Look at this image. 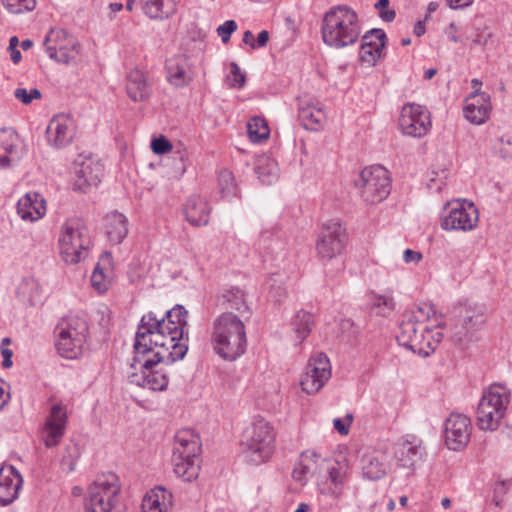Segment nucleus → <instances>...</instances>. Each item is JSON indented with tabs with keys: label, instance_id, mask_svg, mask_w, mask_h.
Wrapping results in <instances>:
<instances>
[{
	"label": "nucleus",
	"instance_id": "nucleus-1",
	"mask_svg": "<svg viewBox=\"0 0 512 512\" xmlns=\"http://www.w3.org/2000/svg\"><path fill=\"white\" fill-rule=\"evenodd\" d=\"M188 312L182 305H175L158 318L149 312L142 316L135 335L133 348L148 351L150 345L174 350L175 344L188 347Z\"/></svg>",
	"mask_w": 512,
	"mask_h": 512
},
{
	"label": "nucleus",
	"instance_id": "nucleus-2",
	"mask_svg": "<svg viewBox=\"0 0 512 512\" xmlns=\"http://www.w3.org/2000/svg\"><path fill=\"white\" fill-rule=\"evenodd\" d=\"M175 345L174 350L165 347H155L154 345H150L148 351L134 349L135 356L131 366L136 369L137 365H139L142 373L141 375L136 373L130 375V382L154 391L166 389L169 382L168 376L155 368L159 364L170 365L178 360H182L186 356L188 347L184 346V344Z\"/></svg>",
	"mask_w": 512,
	"mask_h": 512
},
{
	"label": "nucleus",
	"instance_id": "nucleus-3",
	"mask_svg": "<svg viewBox=\"0 0 512 512\" xmlns=\"http://www.w3.org/2000/svg\"><path fill=\"white\" fill-rule=\"evenodd\" d=\"M321 33L328 46L339 49L353 45L361 34L358 14L346 5L331 7L324 14Z\"/></svg>",
	"mask_w": 512,
	"mask_h": 512
},
{
	"label": "nucleus",
	"instance_id": "nucleus-4",
	"mask_svg": "<svg viewBox=\"0 0 512 512\" xmlns=\"http://www.w3.org/2000/svg\"><path fill=\"white\" fill-rule=\"evenodd\" d=\"M212 343L216 354L234 361L246 351L247 337L244 323L231 312L218 316L213 324Z\"/></svg>",
	"mask_w": 512,
	"mask_h": 512
},
{
	"label": "nucleus",
	"instance_id": "nucleus-5",
	"mask_svg": "<svg viewBox=\"0 0 512 512\" xmlns=\"http://www.w3.org/2000/svg\"><path fill=\"white\" fill-rule=\"evenodd\" d=\"M88 334L89 325L84 316L68 315L61 318L54 329L57 353L69 360L79 358Z\"/></svg>",
	"mask_w": 512,
	"mask_h": 512
},
{
	"label": "nucleus",
	"instance_id": "nucleus-6",
	"mask_svg": "<svg viewBox=\"0 0 512 512\" xmlns=\"http://www.w3.org/2000/svg\"><path fill=\"white\" fill-rule=\"evenodd\" d=\"M200 438L191 429L176 433L172 454L173 471L186 482L196 479L199 474Z\"/></svg>",
	"mask_w": 512,
	"mask_h": 512
},
{
	"label": "nucleus",
	"instance_id": "nucleus-7",
	"mask_svg": "<svg viewBox=\"0 0 512 512\" xmlns=\"http://www.w3.org/2000/svg\"><path fill=\"white\" fill-rule=\"evenodd\" d=\"M273 427L264 419L255 420L248 427L241 440L242 454L253 465L262 464L270 459L275 449Z\"/></svg>",
	"mask_w": 512,
	"mask_h": 512
},
{
	"label": "nucleus",
	"instance_id": "nucleus-8",
	"mask_svg": "<svg viewBox=\"0 0 512 512\" xmlns=\"http://www.w3.org/2000/svg\"><path fill=\"white\" fill-rule=\"evenodd\" d=\"M510 403V391L493 384L485 391L477 407V425L481 430L495 431L504 418Z\"/></svg>",
	"mask_w": 512,
	"mask_h": 512
},
{
	"label": "nucleus",
	"instance_id": "nucleus-9",
	"mask_svg": "<svg viewBox=\"0 0 512 512\" xmlns=\"http://www.w3.org/2000/svg\"><path fill=\"white\" fill-rule=\"evenodd\" d=\"M455 323L451 328V339L459 346L472 341L473 332L485 323V307L479 304H458L453 308Z\"/></svg>",
	"mask_w": 512,
	"mask_h": 512
},
{
	"label": "nucleus",
	"instance_id": "nucleus-10",
	"mask_svg": "<svg viewBox=\"0 0 512 512\" xmlns=\"http://www.w3.org/2000/svg\"><path fill=\"white\" fill-rule=\"evenodd\" d=\"M84 230L81 220L76 218L62 225L58 242L60 254L66 263L76 264L87 256L90 240Z\"/></svg>",
	"mask_w": 512,
	"mask_h": 512
},
{
	"label": "nucleus",
	"instance_id": "nucleus-11",
	"mask_svg": "<svg viewBox=\"0 0 512 512\" xmlns=\"http://www.w3.org/2000/svg\"><path fill=\"white\" fill-rule=\"evenodd\" d=\"M478 222V208L465 199L448 202L440 218V226L445 231L470 232L478 226Z\"/></svg>",
	"mask_w": 512,
	"mask_h": 512
},
{
	"label": "nucleus",
	"instance_id": "nucleus-12",
	"mask_svg": "<svg viewBox=\"0 0 512 512\" xmlns=\"http://www.w3.org/2000/svg\"><path fill=\"white\" fill-rule=\"evenodd\" d=\"M120 492L118 477L114 473L103 474L88 487L85 499L86 512H110Z\"/></svg>",
	"mask_w": 512,
	"mask_h": 512
},
{
	"label": "nucleus",
	"instance_id": "nucleus-13",
	"mask_svg": "<svg viewBox=\"0 0 512 512\" xmlns=\"http://www.w3.org/2000/svg\"><path fill=\"white\" fill-rule=\"evenodd\" d=\"M355 183L360 189L361 197L369 204L379 203L390 194L389 173L380 165L364 168Z\"/></svg>",
	"mask_w": 512,
	"mask_h": 512
},
{
	"label": "nucleus",
	"instance_id": "nucleus-14",
	"mask_svg": "<svg viewBox=\"0 0 512 512\" xmlns=\"http://www.w3.org/2000/svg\"><path fill=\"white\" fill-rule=\"evenodd\" d=\"M428 326L425 323L407 317L399 325V333L396 340L400 346L411 350L413 353L427 357L431 354L432 337L427 335Z\"/></svg>",
	"mask_w": 512,
	"mask_h": 512
},
{
	"label": "nucleus",
	"instance_id": "nucleus-15",
	"mask_svg": "<svg viewBox=\"0 0 512 512\" xmlns=\"http://www.w3.org/2000/svg\"><path fill=\"white\" fill-rule=\"evenodd\" d=\"M346 230L337 220L322 225L316 242L317 255L322 260H331L340 255L346 244Z\"/></svg>",
	"mask_w": 512,
	"mask_h": 512
},
{
	"label": "nucleus",
	"instance_id": "nucleus-16",
	"mask_svg": "<svg viewBox=\"0 0 512 512\" xmlns=\"http://www.w3.org/2000/svg\"><path fill=\"white\" fill-rule=\"evenodd\" d=\"M44 46L51 59L64 64L70 63L79 53V43L63 29H51Z\"/></svg>",
	"mask_w": 512,
	"mask_h": 512
},
{
	"label": "nucleus",
	"instance_id": "nucleus-17",
	"mask_svg": "<svg viewBox=\"0 0 512 512\" xmlns=\"http://www.w3.org/2000/svg\"><path fill=\"white\" fill-rule=\"evenodd\" d=\"M331 377V365L327 355L318 352L312 355L301 378L302 390L307 394L318 392Z\"/></svg>",
	"mask_w": 512,
	"mask_h": 512
},
{
	"label": "nucleus",
	"instance_id": "nucleus-18",
	"mask_svg": "<svg viewBox=\"0 0 512 512\" xmlns=\"http://www.w3.org/2000/svg\"><path fill=\"white\" fill-rule=\"evenodd\" d=\"M399 127L407 136L423 137L431 127L430 114L423 106L406 104L401 110Z\"/></svg>",
	"mask_w": 512,
	"mask_h": 512
},
{
	"label": "nucleus",
	"instance_id": "nucleus-19",
	"mask_svg": "<svg viewBox=\"0 0 512 512\" xmlns=\"http://www.w3.org/2000/svg\"><path fill=\"white\" fill-rule=\"evenodd\" d=\"M471 430V421L467 416L451 413L444 423L445 444L453 451L463 449L470 441Z\"/></svg>",
	"mask_w": 512,
	"mask_h": 512
},
{
	"label": "nucleus",
	"instance_id": "nucleus-20",
	"mask_svg": "<svg viewBox=\"0 0 512 512\" xmlns=\"http://www.w3.org/2000/svg\"><path fill=\"white\" fill-rule=\"evenodd\" d=\"M75 136L74 120L65 114L54 116L46 129V137L50 146L64 148L69 145Z\"/></svg>",
	"mask_w": 512,
	"mask_h": 512
},
{
	"label": "nucleus",
	"instance_id": "nucleus-21",
	"mask_svg": "<svg viewBox=\"0 0 512 512\" xmlns=\"http://www.w3.org/2000/svg\"><path fill=\"white\" fill-rule=\"evenodd\" d=\"M66 424L67 413L64 405L61 403L54 404L42 430V439L46 447L51 448L58 445L64 436Z\"/></svg>",
	"mask_w": 512,
	"mask_h": 512
},
{
	"label": "nucleus",
	"instance_id": "nucleus-22",
	"mask_svg": "<svg viewBox=\"0 0 512 512\" xmlns=\"http://www.w3.org/2000/svg\"><path fill=\"white\" fill-rule=\"evenodd\" d=\"M386 40V34L382 29L374 28L366 32L362 37L360 61L368 66H374L383 54Z\"/></svg>",
	"mask_w": 512,
	"mask_h": 512
},
{
	"label": "nucleus",
	"instance_id": "nucleus-23",
	"mask_svg": "<svg viewBox=\"0 0 512 512\" xmlns=\"http://www.w3.org/2000/svg\"><path fill=\"white\" fill-rule=\"evenodd\" d=\"M424 454L422 441L415 436H407L397 444L395 458L399 466L413 471L422 461Z\"/></svg>",
	"mask_w": 512,
	"mask_h": 512
},
{
	"label": "nucleus",
	"instance_id": "nucleus-24",
	"mask_svg": "<svg viewBox=\"0 0 512 512\" xmlns=\"http://www.w3.org/2000/svg\"><path fill=\"white\" fill-rule=\"evenodd\" d=\"M23 479L12 465L0 468V506H7L17 499Z\"/></svg>",
	"mask_w": 512,
	"mask_h": 512
},
{
	"label": "nucleus",
	"instance_id": "nucleus-25",
	"mask_svg": "<svg viewBox=\"0 0 512 512\" xmlns=\"http://www.w3.org/2000/svg\"><path fill=\"white\" fill-rule=\"evenodd\" d=\"M167 81L175 87H184L193 80V73L186 55H175L166 61Z\"/></svg>",
	"mask_w": 512,
	"mask_h": 512
},
{
	"label": "nucleus",
	"instance_id": "nucleus-26",
	"mask_svg": "<svg viewBox=\"0 0 512 512\" xmlns=\"http://www.w3.org/2000/svg\"><path fill=\"white\" fill-rule=\"evenodd\" d=\"M330 485L320 488V494L323 498L331 497L338 501L343 495V485L347 477L348 464L345 462L334 461L328 468Z\"/></svg>",
	"mask_w": 512,
	"mask_h": 512
},
{
	"label": "nucleus",
	"instance_id": "nucleus-27",
	"mask_svg": "<svg viewBox=\"0 0 512 512\" xmlns=\"http://www.w3.org/2000/svg\"><path fill=\"white\" fill-rule=\"evenodd\" d=\"M17 213L25 221H37L46 213L44 198L37 192H28L18 200Z\"/></svg>",
	"mask_w": 512,
	"mask_h": 512
},
{
	"label": "nucleus",
	"instance_id": "nucleus-28",
	"mask_svg": "<svg viewBox=\"0 0 512 512\" xmlns=\"http://www.w3.org/2000/svg\"><path fill=\"white\" fill-rule=\"evenodd\" d=\"M463 111L465 118L472 124L480 125L484 123L491 111L489 97L484 93H473L467 98Z\"/></svg>",
	"mask_w": 512,
	"mask_h": 512
},
{
	"label": "nucleus",
	"instance_id": "nucleus-29",
	"mask_svg": "<svg viewBox=\"0 0 512 512\" xmlns=\"http://www.w3.org/2000/svg\"><path fill=\"white\" fill-rule=\"evenodd\" d=\"M210 211L208 202L200 196L190 197L184 208L186 220L193 226L207 225Z\"/></svg>",
	"mask_w": 512,
	"mask_h": 512
},
{
	"label": "nucleus",
	"instance_id": "nucleus-30",
	"mask_svg": "<svg viewBox=\"0 0 512 512\" xmlns=\"http://www.w3.org/2000/svg\"><path fill=\"white\" fill-rule=\"evenodd\" d=\"M142 12L152 20H164L176 12L175 0H139Z\"/></svg>",
	"mask_w": 512,
	"mask_h": 512
},
{
	"label": "nucleus",
	"instance_id": "nucleus-31",
	"mask_svg": "<svg viewBox=\"0 0 512 512\" xmlns=\"http://www.w3.org/2000/svg\"><path fill=\"white\" fill-rule=\"evenodd\" d=\"M126 91L134 102L149 98L151 90L142 71L134 69L127 75Z\"/></svg>",
	"mask_w": 512,
	"mask_h": 512
},
{
	"label": "nucleus",
	"instance_id": "nucleus-32",
	"mask_svg": "<svg viewBox=\"0 0 512 512\" xmlns=\"http://www.w3.org/2000/svg\"><path fill=\"white\" fill-rule=\"evenodd\" d=\"M104 227L108 240L113 244L121 243L128 233L127 218L119 212L108 214Z\"/></svg>",
	"mask_w": 512,
	"mask_h": 512
},
{
	"label": "nucleus",
	"instance_id": "nucleus-33",
	"mask_svg": "<svg viewBox=\"0 0 512 512\" xmlns=\"http://www.w3.org/2000/svg\"><path fill=\"white\" fill-rule=\"evenodd\" d=\"M298 117L302 126L311 131L320 130L326 121L325 112L314 104L300 106Z\"/></svg>",
	"mask_w": 512,
	"mask_h": 512
},
{
	"label": "nucleus",
	"instance_id": "nucleus-34",
	"mask_svg": "<svg viewBox=\"0 0 512 512\" xmlns=\"http://www.w3.org/2000/svg\"><path fill=\"white\" fill-rule=\"evenodd\" d=\"M387 466L383 456L365 455L362 459L363 476L369 480H379L386 474Z\"/></svg>",
	"mask_w": 512,
	"mask_h": 512
},
{
	"label": "nucleus",
	"instance_id": "nucleus-35",
	"mask_svg": "<svg viewBox=\"0 0 512 512\" xmlns=\"http://www.w3.org/2000/svg\"><path fill=\"white\" fill-rule=\"evenodd\" d=\"M162 501L159 502L157 494H147L142 501L143 512H167L172 506V494L167 490H160Z\"/></svg>",
	"mask_w": 512,
	"mask_h": 512
},
{
	"label": "nucleus",
	"instance_id": "nucleus-36",
	"mask_svg": "<svg viewBox=\"0 0 512 512\" xmlns=\"http://www.w3.org/2000/svg\"><path fill=\"white\" fill-rule=\"evenodd\" d=\"M314 325L315 320L311 313L300 310L295 314L292 320V326L300 343L309 336Z\"/></svg>",
	"mask_w": 512,
	"mask_h": 512
},
{
	"label": "nucleus",
	"instance_id": "nucleus-37",
	"mask_svg": "<svg viewBox=\"0 0 512 512\" xmlns=\"http://www.w3.org/2000/svg\"><path fill=\"white\" fill-rule=\"evenodd\" d=\"M79 178L89 186H97L103 176V167L98 162L84 161L76 171Z\"/></svg>",
	"mask_w": 512,
	"mask_h": 512
},
{
	"label": "nucleus",
	"instance_id": "nucleus-38",
	"mask_svg": "<svg viewBox=\"0 0 512 512\" xmlns=\"http://www.w3.org/2000/svg\"><path fill=\"white\" fill-rule=\"evenodd\" d=\"M369 301L372 311L378 315L388 316L395 309L394 299L387 293L377 294L372 292Z\"/></svg>",
	"mask_w": 512,
	"mask_h": 512
},
{
	"label": "nucleus",
	"instance_id": "nucleus-39",
	"mask_svg": "<svg viewBox=\"0 0 512 512\" xmlns=\"http://www.w3.org/2000/svg\"><path fill=\"white\" fill-rule=\"evenodd\" d=\"M219 193L222 198L231 199L237 195V185L231 171L223 169L218 175Z\"/></svg>",
	"mask_w": 512,
	"mask_h": 512
},
{
	"label": "nucleus",
	"instance_id": "nucleus-40",
	"mask_svg": "<svg viewBox=\"0 0 512 512\" xmlns=\"http://www.w3.org/2000/svg\"><path fill=\"white\" fill-rule=\"evenodd\" d=\"M247 133L252 142H261L269 137L270 130L263 118L254 117L247 123Z\"/></svg>",
	"mask_w": 512,
	"mask_h": 512
},
{
	"label": "nucleus",
	"instance_id": "nucleus-41",
	"mask_svg": "<svg viewBox=\"0 0 512 512\" xmlns=\"http://www.w3.org/2000/svg\"><path fill=\"white\" fill-rule=\"evenodd\" d=\"M2 3L9 12L14 14L32 11L36 6V0H2Z\"/></svg>",
	"mask_w": 512,
	"mask_h": 512
},
{
	"label": "nucleus",
	"instance_id": "nucleus-42",
	"mask_svg": "<svg viewBox=\"0 0 512 512\" xmlns=\"http://www.w3.org/2000/svg\"><path fill=\"white\" fill-rule=\"evenodd\" d=\"M256 173L259 180L267 185L272 184L278 178L276 165L272 162L268 163L266 166H257Z\"/></svg>",
	"mask_w": 512,
	"mask_h": 512
},
{
	"label": "nucleus",
	"instance_id": "nucleus-43",
	"mask_svg": "<svg viewBox=\"0 0 512 512\" xmlns=\"http://www.w3.org/2000/svg\"><path fill=\"white\" fill-rule=\"evenodd\" d=\"M435 314V307L432 304L424 303L417 306L415 310H412L410 314H406L404 317H412L420 323H424L425 320L430 319L432 316H435Z\"/></svg>",
	"mask_w": 512,
	"mask_h": 512
},
{
	"label": "nucleus",
	"instance_id": "nucleus-44",
	"mask_svg": "<svg viewBox=\"0 0 512 512\" xmlns=\"http://www.w3.org/2000/svg\"><path fill=\"white\" fill-rule=\"evenodd\" d=\"M14 96L17 100H19L23 104L28 105L34 99H40L42 94H41L40 90L37 88H33L29 91L25 88H17L14 91Z\"/></svg>",
	"mask_w": 512,
	"mask_h": 512
},
{
	"label": "nucleus",
	"instance_id": "nucleus-45",
	"mask_svg": "<svg viewBox=\"0 0 512 512\" xmlns=\"http://www.w3.org/2000/svg\"><path fill=\"white\" fill-rule=\"evenodd\" d=\"M512 486V479L499 481L495 484L493 489V497L492 502L496 506H501L503 502V497Z\"/></svg>",
	"mask_w": 512,
	"mask_h": 512
},
{
	"label": "nucleus",
	"instance_id": "nucleus-46",
	"mask_svg": "<svg viewBox=\"0 0 512 512\" xmlns=\"http://www.w3.org/2000/svg\"><path fill=\"white\" fill-rule=\"evenodd\" d=\"M293 478L296 481H305L308 479V477L314 475L313 474V467H310L306 465V461L303 462L301 459L299 460L298 464L293 469Z\"/></svg>",
	"mask_w": 512,
	"mask_h": 512
},
{
	"label": "nucleus",
	"instance_id": "nucleus-47",
	"mask_svg": "<svg viewBox=\"0 0 512 512\" xmlns=\"http://www.w3.org/2000/svg\"><path fill=\"white\" fill-rule=\"evenodd\" d=\"M230 68L232 78L228 77L229 86L241 88L246 82L245 75L241 72L239 66L235 62L230 64Z\"/></svg>",
	"mask_w": 512,
	"mask_h": 512
},
{
	"label": "nucleus",
	"instance_id": "nucleus-48",
	"mask_svg": "<svg viewBox=\"0 0 512 512\" xmlns=\"http://www.w3.org/2000/svg\"><path fill=\"white\" fill-rule=\"evenodd\" d=\"M237 24L234 20H227L217 28V34L221 37L223 43H228L231 34L236 31Z\"/></svg>",
	"mask_w": 512,
	"mask_h": 512
},
{
	"label": "nucleus",
	"instance_id": "nucleus-49",
	"mask_svg": "<svg viewBox=\"0 0 512 512\" xmlns=\"http://www.w3.org/2000/svg\"><path fill=\"white\" fill-rule=\"evenodd\" d=\"M151 148L155 154H165L172 149V144L164 136H161L151 142Z\"/></svg>",
	"mask_w": 512,
	"mask_h": 512
},
{
	"label": "nucleus",
	"instance_id": "nucleus-50",
	"mask_svg": "<svg viewBox=\"0 0 512 512\" xmlns=\"http://www.w3.org/2000/svg\"><path fill=\"white\" fill-rule=\"evenodd\" d=\"M300 459L305 462L306 465L313 467V474L316 473L317 470V460L319 459V455L312 451H305L301 454Z\"/></svg>",
	"mask_w": 512,
	"mask_h": 512
},
{
	"label": "nucleus",
	"instance_id": "nucleus-51",
	"mask_svg": "<svg viewBox=\"0 0 512 512\" xmlns=\"http://www.w3.org/2000/svg\"><path fill=\"white\" fill-rule=\"evenodd\" d=\"M348 423L345 422L341 418H335L333 420L334 429L341 435H347L349 432V426L352 421V416L348 415L347 417Z\"/></svg>",
	"mask_w": 512,
	"mask_h": 512
},
{
	"label": "nucleus",
	"instance_id": "nucleus-52",
	"mask_svg": "<svg viewBox=\"0 0 512 512\" xmlns=\"http://www.w3.org/2000/svg\"><path fill=\"white\" fill-rule=\"evenodd\" d=\"M105 275L103 270L100 268V263L94 268V271L91 276V283L93 288H100V285L104 281Z\"/></svg>",
	"mask_w": 512,
	"mask_h": 512
},
{
	"label": "nucleus",
	"instance_id": "nucleus-53",
	"mask_svg": "<svg viewBox=\"0 0 512 512\" xmlns=\"http://www.w3.org/2000/svg\"><path fill=\"white\" fill-rule=\"evenodd\" d=\"M403 259L406 263H418L422 259V254L418 251L406 249L403 253Z\"/></svg>",
	"mask_w": 512,
	"mask_h": 512
},
{
	"label": "nucleus",
	"instance_id": "nucleus-54",
	"mask_svg": "<svg viewBox=\"0 0 512 512\" xmlns=\"http://www.w3.org/2000/svg\"><path fill=\"white\" fill-rule=\"evenodd\" d=\"M427 335L432 337V340H430L432 342L431 343V353H432L435 350V348L437 347L438 343L443 338V334L438 330L431 329L428 327Z\"/></svg>",
	"mask_w": 512,
	"mask_h": 512
},
{
	"label": "nucleus",
	"instance_id": "nucleus-55",
	"mask_svg": "<svg viewBox=\"0 0 512 512\" xmlns=\"http://www.w3.org/2000/svg\"><path fill=\"white\" fill-rule=\"evenodd\" d=\"M75 460L69 455L68 457L64 456L61 460V468L63 471L70 473L75 470Z\"/></svg>",
	"mask_w": 512,
	"mask_h": 512
},
{
	"label": "nucleus",
	"instance_id": "nucleus-56",
	"mask_svg": "<svg viewBox=\"0 0 512 512\" xmlns=\"http://www.w3.org/2000/svg\"><path fill=\"white\" fill-rule=\"evenodd\" d=\"M13 145H5L3 146V149L5 150L4 155H0V167L6 168L10 165V159L7 156V153H12L13 151Z\"/></svg>",
	"mask_w": 512,
	"mask_h": 512
},
{
	"label": "nucleus",
	"instance_id": "nucleus-57",
	"mask_svg": "<svg viewBox=\"0 0 512 512\" xmlns=\"http://www.w3.org/2000/svg\"><path fill=\"white\" fill-rule=\"evenodd\" d=\"M452 9L465 8L472 4L473 0H446Z\"/></svg>",
	"mask_w": 512,
	"mask_h": 512
},
{
	"label": "nucleus",
	"instance_id": "nucleus-58",
	"mask_svg": "<svg viewBox=\"0 0 512 512\" xmlns=\"http://www.w3.org/2000/svg\"><path fill=\"white\" fill-rule=\"evenodd\" d=\"M30 292H31V290H17L16 297L19 300L23 301L24 303H25V300L27 299L28 305H34L31 295H30Z\"/></svg>",
	"mask_w": 512,
	"mask_h": 512
},
{
	"label": "nucleus",
	"instance_id": "nucleus-59",
	"mask_svg": "<svg viewBox=\"0 0 512 512\" xmlns=\"http://www.w3.org/2000/svg\"><path fill=\"white\" fill-rule=\"evenodd\" d=\"M268 41H269V33H268V31H266V30L261 31L258 34L257 42L255 43L256 44V48L266 46Z\"/></svg>",
	"mask_w": 512,
	"mask_h": 512
},
{
	"label": "nucleus",
	"instance_id": "nucleus-60",
	"mask_svg": "<svg viewBox=\"0 0 512 512\" xmlns=\"http://www.w3.org/2000/svg\"><path fill=\"white\" fill-rule=\"evenodd\" d=\"M381 19L385 22H391L395 19L396 13L394 10L384 9L379 11Z\"/></svg>",
	"mask_w": 512,
	"mask_h": 512
},
{
	"label": "nucleus",
	"instance_id": "nucleus-61",
	"mask_svg": "<svg viewBox=\"0 0 512 512\" xmlns=\"http://www.w3.org/2000/svg\"><path fill=\"white\" fill-rule=\"evenodd\" d=\"M175 169H176V173L179 175H182L186 170V167L184 164V157L180 153H179L178 158L175 159Z\"/></svg>",
	"mask_w": 512,
	"mask_h": 512
},
{
	"label": "nucleus",
	"instance_id": "nucleus-62",
	"mask_svg": "<svg viewBox=\"0 0 512 512\" xmlns=\"http://www.w3.org/2000/svg\"><path fill=\"white\" fill-rule=\"evenodd\" d=\"M243 42L247 45H250V47L253 49L256 48V44L254 42V35L250 30L244 32Z\"/></svg>",
	"mask_w": 512,
	"mask_h": 512
},
{
	"label": "nucleus",
	"instance_id": "nucleus-63",
	"mask_svg": "<svg viewBox=\"0 0 512 512\" xmlns=\"http://www.w3.org/2000/svg\"><path fill=\"white\" fill-rule=\"evenodd\" d=\"M426 31V27H425V21H418L415 26H414V34L418 37L422 36Z\"/></svg>",
	"mask_w": 512,
	"mask_h": 512
},
{
	"label": "nucleus",
	"instance_id": "nucleus-64",
	"mask_svg": "<svg viewBox=\"0 0 512 512\" xmlns=\"http://www.w3.org/2000/svg\"><path fill=\"white\" fill-rule=\"evenodd\" d=\"M10 52L11 60L14 64H17L21 61V52L17 48H8Z\"/></svg>",
	"mask_w": 512,
	"mask_h": 512
}]
</instances>
